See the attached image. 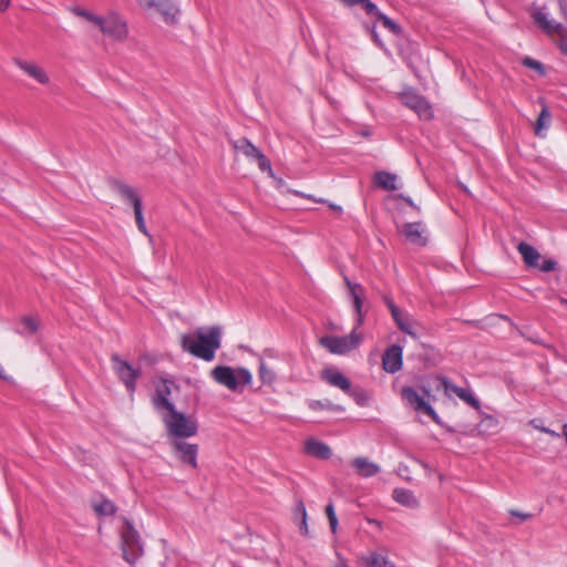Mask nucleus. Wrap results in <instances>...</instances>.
<instances>
[{
	"instance_id": "nucleus-55",
	"label": "nucleus",
	"mask_w": 567,
	"mask_h": 567,
	"mask_svg": "<svg viewBox=\"0 0 567 567\" xmlns=\"http://www.w3.org/2000/svg\"><path fill=\"white\" fill-rule=\"evenodd\" d=\"M2 372H3V370H2V368L0 367V378H3V379H4V375H3V373H2Z\"/></svg>"
},
{
	"instance_id": "nucleus-3",
	"label": "nucleus",
	"mask_w": 567,
	"mask_h": 567,
	"mask_svg": "<svg viewBox=\"0 0 567 567\" xmlns=\"http://www.w3.org/2000/svg\"><path fill=\"white\" fill-rule=\"evenodd\" d=\"M210 377L218 384L233 392H241L245 385L252 381L251 373L245 368L233 369L228 365H217L210 371Z\"/></svg>"
},
{
	"instance_id": "nucleus-15",
	"label": "nucleus",
	"mask_w": 567,
	"mask_h": 567,
	"mask_svg": "<svg viewBox=\"0 0 567 567\" xmlns=\"http://www.w3.org/2000/svg\"><path fill=\"white\" fill-rule=\"evenodd\" d=\"M403 364V350L398 344L390 346L382 355V367L389 373L401 370Z\"/></svg>"
},
{
	"instance_id": "nucleus-6",
	"label": "nucleus",
	"mask_w": 567,
	"mask_h": 567,
	"mask_svg": "<svg viewBox=\"0 0 567 567\" xmlns=\"http://www.w3.org/2000/svg\"><path fill=\"white\" fill-rule=\"evenodd\" d=\"M231 145L236 152L241 153L249 161H256L260 171L267 172L270 175L272 174L270 161L248 138L241 137L239 140L231 141Z\"/></svg>"
},
{
	"instance_id": "nucleus-2",
	"label": "nucleus",
	"mask_w": 567,
	"mask_h": 567,
	"mask_svg": "<svg viewBox=\"0 0 567 567\" xmlns=\"http://www.w3.org/2000/svg\"><path fill=\"white\" fill-rule=\"evenodd\" d=\"M162 419L167 431L168 441L188 439L197 434V422L176 409L164 412Z\"/></svg>"
},
{
	"instance_id": "nucleus-18",
	"label": "nucleus",
	"mask_w": 567,
	"mask_h": 567,
	"mask_svg": "<svg viewBox=\"0 0 567 567\" xmlns=\"http://www.w3.org/2000/svg\"><path fill=\"white\" fill-rule=\"evenodd\" d=\"M321 378L323 381L342 390L344 393L350 392L351 381L342 372L336 369H326L322 371Z\"/></svg>"
},
{
	"instance_id": "nucleus-19",
	"label": "nucleus",
	"mask_w": 567,
	"mask_h": 567,
	"mask_svg": "<svg viewBox=\"0 0 567 567\" xmlns=\"http://www.w3.org/2000/svg\"><path fill=\"white\" fill-rule=\"evenodd\" d=\"M113 187L124 202L133 206L134 210L142 208V199L132 186L122 182H114Z\"/></svg>"
},
{
	"instance_id": "nucleus-49",
	"label": "nucleus",
	"mask_w": 567,
	"mask_h": 567,
	"mask_svg": "<svg viewBox=\"0 0 567 567\" xmlns=\"http://www.w3.org/2000/svg\"><path fill=\"white\" fill-rule=\"evenodd\" d=\"M323 406H324V404L321 401H313L310 403V408L313 410L321 409Z\"/></svg>"
},
{
	"instance_id": "nucleus-48",
	"label": "nucleus",
	"mask_w": 567,
	"mask_h": 567,
	"mask_svg": "<svg viewBox=\"0 0 567 567\" xmlns=\"http://www.w3.org/2000/svg\"><path fill=\"white\" fill-rule=\"evenodd\" d=\"M540 431L546 433V434H549L550 436H554V437H559L560 436L559 433H557V432H555V431H553V430H550L548 427H542Z\"/></svg>"
},
{
	"instance_id": "nucleus-37",
	"label": "nucleus",
	"mask_w": 567,
	"mask_h": 567,
	"mask_svg": "<svg viewBox=\"0 0 567 567\" xmlns=\"http://www.w3.org/2000/svg\"><path fill=\"white\" fill-rule=\"evenodd\" d=\"M348 395H350L351 398H353V400L359 404V405H365L368 403V395L365 393V391L361 390V389H358V390H353L351 386H350V392H347Z\"/></svg>"
},
{
	"instance_id": "nucleus-24",
	"label": "nucleus",
	"mask_w": 567,
	"mask_h": 567,
	"mask_svg": "<svg viewBox=\"0 0 567 567\" xmlns=\"http://www.w3.org/2000/svg\"><path fill=\"white\" fill-rule=\"evenodd\" d=\"M518 252L522 255L524 262L528 267H537L540 254L533 246L522 241L517 246Z\"/></svg>"
},
{
	"instance_id": "nucleus-40",
	"label": "nucleus",
	"mask_w": 567,
	"mask_h": 567,
	"mask_svg": "<svg viewBox=\"0 0 567 567\" xmlns=\"http://www.w3.org/2000/svg\"><path fill=\"white\" fill-rule=\"evenodd\" d=\"M539 269L544 272H549L556 269L557 262L553 259H545L538 265Z\"/></svg>"
},
{
	"instance_id": "nucleus-32",
	"label": "nucleus",
	"mask_w": 567,
	"mask_h": 567,
	"mask_svg": "<svg viewBox=\"0 0 567 567\" xmlns=\"http://www.w3.org/2000/svg\"><path fill=\"white\" fill-rule=\"evenodd\" d=\"M21 324L23 326V330L18 331L20 334H24L25 332L33 334L39 330V321L33 317H23Z\"/></svg>"
},
{
	"instance_id": "nucleus-34",
	"label": "nucleus",
	"mask_w": 567,
	"mask_h": 567,
	"mask_svg": "<svg viewBox=\"0 0 567 567\" xmlns=\"http://www.w3.org/2000/svg\"><path fill=\"white\" fill-rule=\"evenodd\" d=\"M259 378L264 383L271 384L276 380L275 372L269 369L261 359L259 364Z\"/></svg>"
},
{
	"instance_id": "nucleus-44",
	"label": "nucleus",
	"mask_w": 567,
	"mask_h": 567,
	"mask_svg": "<svg viewBox=\"0 0 567 567\" xmlns=\"http://www.w3.org/2000/svg\"><path fill=\"white\" fill-rule=\"evenodd\" d=\"M509 514L512 516L518 517L520 520H527L532 517V515L528 513H522L515 509L509 511Z\"/></svg>"
},
{
	"instance_id": "nucleus-16",
	"label": "nucleus",
	"mask_w": 567,
	"mask_h": 567,
	"mask_svg": "<svg viewBox=\"0 0 567 567\" xmlns=\"http://www.w3.org/2000/svg\"><path fill=\"white\" fill-rule=\"evenodd\" d=\"M402 233L413 245L423 247L427 244L426 229L421 221L404 224Z\"/></svg>"
},
{
	"instance_id": "nucleus-5",
	"label": "nucleus",
	"mask_w": 567,
	"mask_h": 567,
	"mask_svg": "<svg viewBox=\"0 0 567 567\" xmlns=\"http://www.w3.org/2000/svg\"><path fill=\"white\" fill-rule=\"evenodd\" d=\"M359 327H354L353 330L343 337L338 336H323L320 338L319 343L326 348L330 353L333 354H346L361 344L363 340L362 333L358 332Z\"/></svg>"
},
{
	"instance_id": "nucleus-31",
	"label": "nucleus",
	"mask_w": 567,
	"mask_h": 567,
	"mask_svg": "<svg viewBox=\"0 0 567 567\" xmlns=\"http://www.w3.org/2000/svg\"><path fill=\"white\" fill-rule=\"evenodd\" d=\"M373 14H375L378 21H380L382 25L386 28L389 31H391L393 34H399L401 32L400 25L395 23L393 20H391L388 16L380 12L378 9Z\"/></svg>"
},
{
	"instance_id": "nucleus-23",
	"label": "nucleus",
	"mask_w": 567,
	"mask_h": 567,
	"mask_svg": "<svg viewBox=\"0 0 567 567\" xmlns=\"http://www.w3.org/2000/svg\"><path fill=\"white\" fill-rule=\"evenodd\" d=\"M374 184L385 190H395L399 188L396 185L398 176L393 173L385 171L377 172L373 177Z\"/></svg>"
},
{
	"instance_id": "nucleus-29",
	"label": "nucleus",
	"mask_w": 567,
	"mask_h": 567,
	"mask_svg": "<svg viewBox=\"0 0 567 567\" xmlns=\"http://www.w3.org/2000/svg\"><path fill=\"white\" fill-rule=\"evenodd\" d=\"M92 508L99 516H111L116 512L115 504L106 498L101 499L100 502L92 503Z\"/></svg>"
},
{
	"instance_id": "nucleus-56",
	"label": "nucleus",
	"mask_w": 567,
	"mask_h": 567,
	"mask_svg": "<svg viewBox=\"0 0 567 567\" xmlns=\"http://www.w3.org/2000/svg\"><path fill=\"white\" fill-rule=\"evenodd\" d=\"M423 392H424L427 396H430V391H429V390L423 389Z\"/></svg>"
},
{
	"instance_id": "nucleus-47",
	"label": "nucleus",
	"mask_w": 567,
	"mask_h": 567,
	"mask_svg": "<svg viewBox=\"0 0 567 567\" xmlns=\"http://www.w3.org/2000/svg\"><path fill=\"white\" fill-rule=\"evenodd\" d=\"M371 34H372L373 41H374V42H375L380 48H383V47H384V44H383V42L380 40V37H379L378 32H377L374 29H372Z\"/></svg>"
},
{
	"instance_id": "nucleus-30",
	"label": "nucleus",
	"mask_w": 567,
	"mask_h": 567,
	"mask_svg": "<svg viewBox=\"0 0 567 567\" xmlns=\"http://www.w3.org/2000/svg\"><path fill=\"white\" fill-rule=\"evenodd\" d=\"M550 118H551L550 112H549L548 107L546 105H544L538 115V118H537V122L535 125V134L537 136H544L543 132L549 127Z\"/></svg>"
},
{
	"instance_id": "nucleus-26",
	"label": "nucleus",
	"mask_w": 567,
	"mask_h": 567,
	"mask_svg": "<svg viewBox=\"0 0 567 567\" xmlns=\"http://www.w3.org/2000/svg\"><path fill=\"white\" fill-rule=\"evenodd\" d=\"M362 560L365 567H395L386 556L378 551L370 553Z\"/></svg>"
},
{
	"instance_id": "nucleus-45",
	"label": "nucleus",
	"mask_w": 567,
	"mask_h": 567,
	"mask_svg": "<svg viewBox=\"0 0 567 567\" xmlns=\"http://www.w3.org/2000/svg\"><path fill=\"white\" fill-rule=\"evenodd\" d=\"M299 529H300V533H301V534H303V535H306V536L309 534V528H308V524H307V518H302V519H301V523H300Z\"/></svg>"
},
{
	"instance_id": "nucleus-20",
	"label": "nucleus",
	"mask_w": 567,
	"mask_h": 567,
	"mask_svg": "<svg viewBox=\"0 0 567 567\" xmlns=\"http://www.w3.org/2000/svg\"><path fill=\"white\" fill-rule=\"evenodd\" d=\"M352 466L357 474L362 477H372L381 471L378 464L371 462L367 457H355L352 461Z\"/></svg>"
},
{
	"instance_id": "nucleus-22",
	"label": "nucleus",
	"mask_w": 567,
	"mask_h": 567,
	"mask_svg": "<svg viewBox=\"0 0 567 567\" xmlns=\"http://www.w3.org/2000/svg\"><path fill=\"white\" fill-rule=\"evenodd\" d=\"M305 450L309 455L321 460H328L332 454L330 447L326 443L317 440H308L306 442Z\"/></svg>"
},
{
	"instance_id": "nucleus-25",
	"label": "nucleus",
	"mask_w": 567,
	"mask_h": 567,
	"mask_svg": "<svg viewBox=\"0 0 567 567\" xmlns=\"http://www.w3.org/2000/svg\"><path fill=\"white\" fill-rule=\"evenodd\" d=\"M393 499L403 505L411 508H414L419 505L416 497L414 496L413 492L405 489V488H395L393 491Z\"/></svg>"
},
{
	"instance_id": "nucleus-35",
	"label": "nucleus",
	"mask_w": 567,
	"mask_h": 567,
	"mask_svg": "<svg viewBox=\"0 0 567 567\" xmlns=\"http://www.w3.org/2000/svg\"><path fill=\"white\" fill-rule=\"evenodd\" d=\"M74 13L86 19L89 22H91L94 27H99L101 20H102V16H96L87 10H84V9H74Z\"/></svg>"
},
{
	"instance_id": "nucleus-33",
	"label": "nucleus",
	"mask_w": 567,
	"mask_h": 567,
	"mask_svg": "<svg viewBox=\"0 0 567 567\" xmlns=\"http://www.w3.org/2000/svg\"><path fill=\"white\" fill-rule=\"evenodd\" d=\"M348 7L361 4L368 14H373L377 11V6L370 0H341Z\"/></svg>"
},
{
	"instance_id": "nucleus-42",
	"label": "nucleus",
	"mask_w": 567,
	"mask_h": 567,
	"mask_svg": "<svg viewBox=\"0 0 567 567\" xmlns=\"http://www.w3.org/2000/svg\"><path fill=\"white\" fill-rule=\"evenodd\" d=\"M385 303H386V306H388V308H389V310H390V312H391L392 318L398 317V316H399V313H400V312H402V310H401L399 307H396V306H395V303L393 302V300H391V299H386V300H385Z\"/></svg>"
},
{
	"instance_id": "nucleus-50",
	"label": "nucleus",
	"mask_w": 567,
	"mask_h": 567,
	"mask_svg": "<svg viewBox=\"0 0 567 567\" xmlns=\"http://www.w3.org/2000/svg\"><path fill=\"white\" fill-rule=\"evenodd\" d=\"M10 4V0H0V12L4 11Z\"/></svg>"
},
{
	"instance_id": "nucleus-51",
	"label": "nucleus",
	"mask_w": 567,
	"mask_h": 567,
	"mask_svg": "<svg viewBox=\"0 0 567 567\" xmlns=\"http://www.w3.org/2000/svg\"><path fill=\"white\" fill-rule=\"evenodd\" d=\"M333 567H349L344 559L340 558L339 563Z\"/></svg>"
},
{
	"instance_id": "nucleus-11",
	"label": "nucleus",
	"mask_w": 567,
	"mask_h": 567,
	"mask_svg": "<svg viewBox=\"0 0 567 567\" xmlns=\"http://www.w3.org/2000/svg\"><path fill=\"white\" fill-rule=\"evenodd\" d=\"M174 454L183 463L192 468H197L198 445L188 443L185 439L168 441Z\"/></svg>"
},
{
	"instance_id": "nucleus-9",
	"label": "nucleus",
	"mask_w": 567,
	"mask_h": 567,
	"mask_svg": "<svg viewBox=\"0 0 567 567\" xmlns=\"http://www.w3.org/2000/svg\"><path fill=\"white\" fill-rule=\"evenodd\" d=\"M97 28L105 37L114 41H124L128 35L126 22L116 13L103 17Z\"/></svg>"
},
{
	"instance_id": "nucleus-36",
	"label": "nucleus",
	"mask_w": 567,
	"mask_h": 567,
	"mask_svg": "<svg viewBox=\"0 0 567 567\" xmlns=\"http://www.w3.org/2000/svg\"><path fill=\"white\" fill-rule=\"evenodd\" d=\"M324 511H326V515H327L328 520H329V525H330L331 532L334 534L337 532V528H338V518H337V515H336V511H334L333 504L330 502L326 506Z\"/></svg>"
},
{
	"instance_id": "nucleus-21",
	"label": "nucleus",
	"mask_w": 567,
	"mask_h": 567,
	"mask_svg": "<svg viewBox=\"0 0 567 567\" xmlns=\"http://www.w3.org/2000/svg\"><path fill=\"white\" fill-rule=\"evenodd\" d=\"M171 395V389L166 381H164L163 385L157 388L156 394L153 398V404L157 410H163L165 412L175 409L174 404L169 401L168 396Z\"/></svg>"
},
{
	"instance_id": "nucleus-41",
	"label": "nucleus",
	"mask_w": 567,
	"mask_h": 567,
	"mask_svg": "<svg viewBox=\"0 0 567 567\" xmlns=\"http://www.w3.org/2000/svg\"><path fill=\"white\" fill-rule=\"evenodd\" d=\"M293 514H295L296 518H298V517H300V519L307 518V511H306V506H305L302 501H299L296 504L295 509H293Z\"/></svg>"
},
{
	"instance_id": "nucleus-38",
	"label": "nucleus",
	"mask_w": 567,
	"mask_h": 567,
	"mask_svg": "<svg viewBox=\"0 0 567 567\" xmlns=\"http://www.w3.org/2000/svg\"><path fill=\"white\" fill-rule=\"evenodd\" d=\"M134 215H135V221H136L138 230L141 233H143L144 235L150 236L147 228L145 226V221H144V217H143V209L140 208L137 210H134Z\"/></svg>"
},
{
	"instance_id": "nucleus-52",
	"label": "nucleus",
	"mask_w": 567,
	"mask_h": 567,
	"mask_svg": "<svg viewBox=\"0 0 567 567\" xmlns=\"http://www.w3.org/2000/svg\"><path fill=\"white\" fill-rule=\"evenodd\" d=\"M330 207H331L333 210H336V212H339V213H341V212H342V208H341L340 206L336 205V204H331V205H330Z\"/></svg>"
},
{
	"instance_id": "nucleus-27",
	"label": "nucleus",
	"mask_w": 567,
	"mask_h": 567,
	"mask_svg": "<svg viewBox=\"0 0 567 567\" xmlns=\"http://www.w3.org/2000/svg\"><path fill=\"white\" fill-rule=\"evenodd\" d=\"M533 18L537 24L542 27V29L547 33L558 32L561 27L559 23L555 24L553 21L548 19V16L543 10H537L534 12Z\"/></svg>"
},
{
	"instance_id": "nucleus-54",
	"label": "nucleus",
	"mask_w": 567,
	"mask_h": 567,
	"mask_svg": "<svg viewBox=\"0 0 567 567\" xmlns=\"http://www.w3.org/2000/svg\"><path fill=\"white\" fill-rule=\"evenodd\" d=\"M308 198L313 199L315 202L323 203V199H315L312 196H308Z\"/></svg>"
},
{
	"instance_id": "nucleus-12",
	"label": "nucleus",
	"mask_w": 567,
	"mask_h": 567,
	"mask_svg": "<svg viewBox=\"0 0 567 567\" xmlns=\"http://www.w3.org/2000/svg\"><path fill=\"white\" fill-rule=\"evenodd\" d=\"M343 281L346 287L348 288L349 295L352 300V305L354 308V312L357 316V327L362 326L364 321V315H363V303L365 301V290L362 285L352 282L348 276H343Z\"/></svg>"
},
{
	"instance_id": "nucleus-17",
	"label": "nucleus",
	"mask_w": 567,
	"mask_h": 567,
	"mask_svg": "<svg viewBox=\"0 0 567 567\" xmlns=\"http://www.w3.org/2000/svg\"><path fill=\"white\" fill-rule=\"evenodd\" d=\"M13 63L30 78L34 79L37 82L41 84H48L50 79L47 72L39 66L38 64L22 60L20 58H14Z\"/></svg>"
},
{
	"instance_id": "nucleus-14",
	"label": "nucleus",
	"mask_w": 567,
	"mask_h": 567,
	"mask_svg": "<svg viewBox=\"0 0 567 567\" xmlns=\"http://www.w3.org/2000/svg\"><path fill=\"white\" fill-rule=\"evenodd\" d=\"M138 3L145 9L155 8L168 24L177 21L179 9L169 0H138Z\"/></svg>"
},
{
	"instance_id": "nucleus-28",
	"label": "nucleus",
	"mask_w": 567,
	"mask_h": 567,
	"mask_svg": "<svg viewBox=\"0 0 567 567\" xmlns=\"http://www.w3.org/2000/svg\"><path fill=\"white\" fill-rule=\"evenodd\" d=\"M393 320L402 332L413 338L417 337L416 332L413 330L414 321L409 313L402 311L398 317L393 318Z\"/></svg>"
},
{
	"instance_id": "nucleus-13",
	"label": "nucleus",
	"mask_w": 567,
	"mask_h": 567,
	"mask_svg": "<svg viewBox=\"0 0 567 567\" xmlns=\"http://www.w3.org/2000/svg\"><path fill=\"white\" fill-rule=\"evenodd\" d=\"M436 380L440 381L441 386L443 388L446 395L450 396L451 394H455L470 406L476 410L481 409V402L475 398L471 390L457 386L451 380L442 375L436 377Z\"/></svg>"
},
{
	"instance_id": "nucleus-1",
	"label": "nucleus",
	"mask_w": 567,
	"mask_h": 567,
	"mask_svg": "<svg viewBox=\"0 0 567 567\" xmlns=\"http://www.w3.org/2000/svg\"><path fill=\"white\" fill-rule=\"evenodd\" d=\"M221 334L223 330L218 326L199 328L193 333L183 334L181 347L193 357L210 362L221 347Z\"/></svg>"
},
{
	"instance_id": "nucleus-8",
	"label": "nucleus",
	"mask_w": 567,
	"mask_h": 567,
	"mask_svg": "<svg viewBox=\"0 0 567 567\" xmlns=\"http://www.w3.org/2000/svg\"><path fill=\"white\" fill-rule=\"evenodd\" d=\"M401 399L405 405L412 408L416 412H421L434 422L439 423V415L432 405L425 400L423 395H420L413 386H404L401 390Z\"/></svg>"
},
{
	"instance_id": "nucleus-10",
	"label": "nucleus",
	"mask_w": 567,
	"mask_h": 567,
	"mask_svg": "<svg viewBox=\"0 0 567 567\" xmlns=\"http://www.w3.org/2000/svg\"><path fill=\"white\" fill-rule=\"evenodd\" d=\"M401 102L413 110L420 118L430 120L432 117V107L429 102L420 95L414 89L408 87L400 94Z\"/></svg>"
},
{
	"instance_id": "nucleus-39",
	"label": "nucleus",
	"mask_w": 567,
	"mask_h": 567,
	"mask_svg": "<svg viewBox=\"0 0 567 567\" xmlns=\"http://www.w3.org/2000/svg\"><path fill=\"white\" fill-rule=\"evenodd\" d=\"M524 65L538 71L540 74H545L544 65L532 58H526L524 60Z\"/></svg>"
},
{
	"instance_id": "nucleus-53",
	"label": "nucleus",
	"mask_w": 567,
	"mask_h": 567,
	"mask_svg": "<svg viewBox=\"0 0 567 567\" xmlns=\"http://www.w3.org/2000/svg\"><path fill=\"white\" fill-rule=\"evenodd\" d=\"M419 463L421 464L422 467H424L425 470H430L429 465L423 462V461H419Z\"/></svg>"
},
{
	"instance_id": "nucleus-7",
	"label": "nucleus",
	"mask_w": 567,
	"mask_h": 567,
	"mask_svg": "<svg viewBox=\"0 0 567 567\" xmlns=\"http://www.w3.org/2000/svg\"><path fill=\"white\" fill-rule=\"evenodd\" d=\"M113 370L118 379L125 384L127 391L133 394L136 389V381L141 375V368H134L118 354L111 357Z\"/></svg>"
},
{
	"instance_id": "nucleus-43",
	"label": "nucleus",
	"mask_w": 567,
	"mask_h": 567,
	"mask_svg": "<svg viewBox=\"0 0 567 567\" xmlns=\"http://www.w3.org/2000/svg\"><path fill=\"white\" fill-rule=\"evenodd\" d=\"M385 303H386V306H388V308H389V310H390V312H391L392 318L398 317V316H399V313H400V312H402V310H401L399 307H396V306H395V303L393 302V300H391V299H386V300H385Z\"/></svg>"
},
{
	"instance_id": "nucleus-4",
	"label": "nucleus",
	"mask_w": 567,
	"mask_h": 567,
	"mask_svg": "<svg viewBox=\"0 0 567 567\" xmlns=\"http://www.w3.org/2000/svg\"><path fill=\"white\" fill-rule=\"evenodd\" d=\"M120 537L123 559L132 566L135 565L143 556L144 550L138 532L126 518H124Z\"/></svg>"
},
{
	"instance_id": "nucleus-46",
	"label": "nucleus",
	"mask_w": 567,
	"mask_h": 567,
	"mask_svg": "<svg viewBox=\"0 0 567 567\" xmlns=\"http://www.w3.org/2000/svg\"><path fill=\"white\" fill-rule=\"evenodd\" d=\"M399 197L401 199H403L408 205H410L411 207H413L414 209L419 210L420 208L413 203V200L411 199V197L409 196H404L403 194H400Z\"/></svg>"
}]
</instances>
